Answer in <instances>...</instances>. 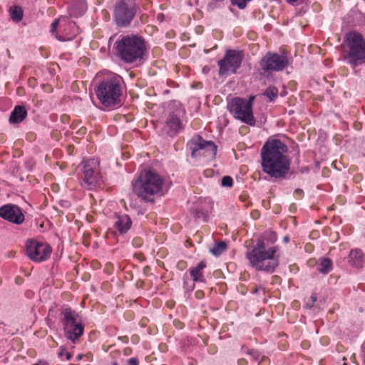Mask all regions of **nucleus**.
Wrapping results in <instances>:
<instances>
[{"instance_id":"72a5a7b5","label":"nucleus","mask_w":365,"mask_h":365,"mask_svg":"<svg viewBox=\"0 0 365 365\" xmlns=\"http://www.w3.org/2000/svg\"><path fill=\"white\" fill-rule=\"evenodd\" d=\"M311 299L312 301V303H314L317 299V297L315 294H313L312 296H311Z\"/></svg>"},{"instance_id":"f257e3e1","label":"nucleus","mask_w":365,"mask_h":365,"mask_svg":"<svg viewBox=\"0 0 365 365\" xmlns=\"http://www.w3.org/2000/svg\"><path fill=\"white\" fill-rule=\"evenodd\" d=\"M277 240L273 231H266L260 236L256 245L246 253V258L252 267L257 271L273 272L279 265V247H269Z\"/></svg>"},{"instance_id":"423d86ee","label":"nucleus","mask_w":365,"mask_h":365,"mask_svg":"<svg viewBox=\"0 0 365 365\" xmlns=\"http://www.w3.org/2000/svg\"><path fill=\"white\" fill-rule=\"evenodd\" d=\"M96 96L100 102L106 107H112L120 102L121 86L116 77L103 79L96 89Z\"/></svg>"},{"instance_id":"7c9ffc66","label":"nucleus","mask_w":365,"mask_h":365,"mask_svg":"<svg viewBox=\"0 0 365 365\" xmlns=\"http://www.w3.org/2000/svg\"><path fill=\"white\" fill-rule=\"evenodd\" d=\"M118 339L121 340L124 343H128V338L126 336H119Z\"/></svg>"},{"instance_id":"39448f33","label":"nucleus","mask_w":365,"mask_h":365,"mask_svg":"<svg viewBox=\"0 0 365 365\" xmlns=\"http://www.w3.org/2000/svg\"><path fill=\"white\" fill-rule=\"evenodd\" d=\"M116 49L123 61L133 63L143 58L146 49L145 42L138 36H126L116 42Z\"/></svg>"},{"instance_id":"412c9836","label":"nucleus","mask_w":365,"mask_h":365,"mask_svg":"<svg viewBox=\"0 0 365 365\" xmlns=\"http://www.w3.org/2000/svg\"><path fill=\"white\" fill-rule=\"evenodd\" d=\"M332 268V262L328 258H324L317 266V270L322 274L329 273Z\"/></svg>"},{"instance_id":"4468645a","label":"nucleus","mask_w":365,"mask_h":365,"mask_svg":"<svg viewBox=\"0 0 365 365\" xmlns=\"http://www.w3.org/2000/svg\"><path fill=\"white\" fill-rule=\"evenodd\" d=\"M136 13L135 6L123 1L116 3L114 9V18L119 26H126L130 24Z\"/></svg>"},{"instance_id":"7ed1b4c3","label":"nucleus","mask_w":365,"mask_h":365,"mask_svg":"<svg viewBox=\"0 0 365 365\" xmlns=\"http://www.w3.org/2000/svg\"><path fill=\"white\" fill-rule=\"evenodd\" d=\"M163 178L156 172L148 170L133 183V190L143 200L152 201L154 197L163 195Z\"/></svg>"},{"instance_id":"6ab92c4d","label":"nucleus","mask_w":365,"mask_h":365,"mask_svg":"<svg viewBox=\"0 0 365 365\" xmlns=\"http://www.w3.org/2000/svg\"><path fill=\"white\" fill-rule=\"evenodd\" d=\"M206 262L205 261H201L196 267H192L189 269L190 276L194 282H205L202 270L206 267Z\"/></svg>"},{"instance_id":"79ce46f5","label":"nucleus","mask_w":365,"mask_h":365,"mask_svg":"<svg viewBox=\"0 0 365 365\" xmlns=\"http://www.w3.org/2000/svg\"><path fill=\"white\" fill-rule=\"evenodd\" d=\"M207 71H208V68H207V67H205V68H203V72H204V73H206V72H207Z\"/></svg>"},{"instance_id":"58836bf2","label":"nucleus","mask_w":365,"mask_h":365,"mask_svg":"<svg viewBox=\"0 0 365 365\" xmlns=\"http://www.w3.org/2000/svg\"><path fill=\"white\" fill-rule=\"evenodd\" d=\"M255 97L254 96H251L250 98V99L248 101H251V106H252V101L254 100Z\"/></svg>"},{"instance_id":"6e6552de","label":"nucleus","mask_w":365,"mask_h":365,"mask_svg":"<svg viewBox=\"0 0 365 365\" xmlns=\"http://www.w3.org/2000/svg\"><path fill=\"white\" fill-rule=\"evenodd\" d=\"M228 108L235 118L250 125L255 124L250 101L235 98L229 103Z\"/></svg>"},{"instance_id":"20e7f679","label":"nucleus","mask_w":365,"mask_h":365,"mask_svg":"<svg viewBox=\"0 0 365 365\" xmlns=\"http://www.w3.org/2000/svg\"><path fill=\"white\" fill-rule=\"evenodd\" d=\"M344 60L351 68L365 66V39L362 34L351 31L344 38Z\"/></svg>"},{"instance_id":"9d476101","label":"nucleus","mask_w":365,"mask_h":365,"mask_svg":"<svg viewBox=\"0 0 365 365\" xmlns=\"http://www.w3.org/2000/svg\"><path fill=\"white\" fill-rule=\"evenodd\" d=\"M243 60V54L236 50H227L224 58L218 61L219 75L225 76L236 73Z\"/></svg>"},{"instance_id":"bb28decb","label":"nucleus","mask_w":365,"mask_h":365,"mask_svg":"<svg viewBox=\"0 0 365 365\" xmlns=\"http://www.w3.org/2000/svg\"><path fill=\"white\" fill-rule=\"evenodd\" d=\"M58 356L60 357H63V356H65L66 360H70L72 357L71 354L66 351L65 349H61V351L58 353Z\"/></svg>"},{"instance_id":"393cba45","label":"nucleus","mask_w":365,"mask_h":365,"mask_svg":"<svg viewBox=\"0 0 365 365\" xmlns=\"http://www.w3.org/2000/svg\"><path fill=\"white\" fill-rule=\"evenodd\" d=\"M233 184L232 178L230 176H224L222 179V185L223 187H231Z\"/></svg>"},{"instance_id":"2eb2a0df","label":"nucleus","mask_w":365,"mask_h":365,"mask_svg":"<svg viewBox=\"0 0 365 365\" xmlns=\"http://www.w3.org/2000/svg\"><path fill=\"white\" fill-rule=\"evenodd\" d=\"M0 217L16 225L21 224L24 220V215L20 207L12 204L0 207Z\"/></svg>"},{"instance_id":"9b49d317","label":"nucleus","mask_w":365,"mask_h":365,"mask_svg":"<svg viewBox=\"0 0 365 365\" xmlns=\"http://www.w3.org/2000/svg\"><path fill=\"white\" fill-rule=\"evenodd\" d=\"M99 162L91 158L88 160L83 166L82 185L87 189H93L100 186L101 176L98 170Z\"/></svg>"},{"instance_id":"0eeeda50","label":"nucleus","mask_w":365,"mask_h":365,"mask_svg":"<svg viewBox=\"0 0 365 365\" xmlns=\"http://www.w3.org/2000/svg\"><path fill=\"white\" fill-rule=\"evenodd\" d=\"M61 322L66 336L74 341L83 333L84 326L78 314L70 307L61 310Z\"/></svg>"},{"instance_id":"37998d69","label":"nucleus","mask_w":365,"mask_h":365,"mask_svg":"<svg viewBox=\"0 0 365 365\" xmlns=\"http://www.w3.org/2000/svg\"><path fill=\"white\" fill-rule=\"evenodd\" d=\"M113 365H117V363L116 362L113 363Z\"/></svg>"},{"instance_id":"4c0bfd02","label":"nucleus","mask_w":365,"mask_h":365,"mask_svg":"<svg viewBox=\"0 0 365 365\" xmlns=\"http://www.w3.org/2000/svg\"><path fill=\"white\" fill-rule=\"evenodd\" d=\"M287 1L289 4H294V3L297 2L298 0H287Z\"/></svg>"},{"instance_id":"f8f14e48","label":"nucleus","mask_w":365,"mask_h":365,"mask_svg":"<svg viewBox=\"0 0 365 365\" xmlns=\"http://www.w3.org/2000/svg\"><path fill=\"white\" fill-rule=\"evenodd\" d=\"M51 246L44 242L31 240L26 244V253L29 258L34 262H41L46 260L51 255Z\"/></svg>"},{"instance_id":"f704fd0d","label":"nucleus","mask_w":365,"mask_h":365,"mask_svg":"<svg viewBox=\"0 0 365 365\" xmlns=\"http://www.w3.org/2000/svg\"><path fill=\"white\" fill-rule=\"evenodd\" d=\"M246 364H247V361L245 359L238 360L239 365H246Z\"/></svg>"},{"instance_id":"4be33fe9","label":"nucleus","mask_w":365,"mask_h":365,"mask_svg":"<svg viewBox=\"0 0 365 365\" xmlns=\"http://www.w3.org/2000/svg\"><path fill=\"white\" fill-rule=\"evenodd\" d=\"M227 249V245L224 242H220L210 249V252L215 256L220 255Z\"/></svg>"},{"instance_id":"473e14b6","label":"nucleus","mask_w":365,"mask_h":365,"mask_svg":"<svg viewBox=\"0 0 365 365\" xmlns=\"http://www.w3.org/2000/svg\"><path fill=\"white\" fill-rule=\"evenodd\" d=\"M34 365H48V364L46 361H39Z\"/></svg>"},{"instance_id":"dca6fc26","label":"nucleus","mask_w":365,"mask_h":365,"mask_svg":"<svg viewBox=\"0 0 365 365\" xmlns=\"http://www.w3.org/2000/svg\"><path fill=\"white\" fill-rule=\"evenodd\" d=\"M182 128V122L178 113H170L164 125V130L169 135H175Z\"/></svg>"},{"instance_id":"a211bd4d","label":"nucleus","mask_w":365,"mask_h":365,"mask_svg":"<svg viewBox=\"0 0 365 365\" xmlns=\"http://www.w3.org/2000/svg\"><path fill=\"white\" fill-rule=\"evenodd\" d=\"M27 116V111L22 106H16L11 113L9 122L19 123L22 122Z\"/></svg>"},{"instance_id":"cd10ccee","label":"nucleus","mask_w":365,"mask_h":365,"mask_svg":"<svg viewBox=\"0 0 365 365\" xmlns=\"http://www.w3.org/2000/svg\"><path fill=\"white\" fill-rule=\"evenodd\" d=\"M269 364V359L264 356H261L258 360V365H267Z\"/></svg>"},{"instance_id":"ea45409f","label":"nucleus","mask_w":365,"mask_h":365,"mask_svg":"<svg viewBox=\"0 0 365 365\" xmlns=\"http://www.w3.org/2000/svg\"><path fill=\"white\" fill-rule=\"evenodd\" d=\"M258 292H259V289H258V288H255V289L253 290V292H253L254 294H257V293H258Z\"/></svg>"},{"instance_id":"2f4dec72","label":"nucleus","mask_w":365,"mask_h":365,"mask_svg":"<svg viewBox=\"0 0 365 365\" xmlns=\"http://www.w3.org/2000/svg\"><path fill=\"white\" fill-rule=\"evenodd\" d=\"M294 192L301 197L302 195L303 191L301 189H296Z\"/></svg>"},{"instance_id":"1a4fd4ad","label":"nucleus","mask_w":365,"mask_h":365,"mask_svg":"<svg viewBox=\"0 0 365 365\" xmlns=\"http://www.w3.org/2000/svg\"><path fill=\"white\" fill-rule=\"evenodd\" d=\"M192 158L204 156L213 159L217 153V146L212 141H207L200 135L194 136L187 143Z\"/></svg>"},{"instance_id":"a878e982","label":"nucleus","mask_w":365,"mask_h":365,"mask_svg":"<svg viewBox=\"0 0 365 365\" xmlns=\"http://www.w3.org/2000/svg\"><path fill=\"white\" fill-rule=\"evenodd\" d=\"M248 354L252 356V357L255 360L258 361L259 360V358L261 356L260 353L257 350H250L249 351Z\"/></svg>"},{"instance_id":"b1692460","label":"nucleus","mask_w":365,"mask_h":365,"mask_svg":"<svg viewBox=\"0 0 365 365\" xmlns=\"http://www.w3.org/2000/svg\"><path fill=\"white\" fill-rule=\"evenodd\" d=\"M264 95L272 101L277 97L278 89L274 86H269L266 89Z\"/></svg>"},{"instance_id":"c85d7f7f","label":"nucleus","mask_w":365,"mask_h":365,"mask_svg":"<svg viewBox=\"0 0 365 365\" xmlns=\"http://www.w3.org/2000/svg\"><path fill=\"white\" fill-rule=\"evenodd\" d=\"M58 23H59V20L58 19H56L52 24H51V33H54L56 30V28L58 25Z\"/></svg>"},{"instance_id":"e433bc0d","label":"nucleus","mask_w":365,"mask_h":365,"mask_svg":"<svg viewBox=\"0 0 365 365\" xmlns=\"http://www.w3.org/2000/svg\"><path fill=\"white\" fill-rule=\"evenodd\" d=\"M284 242H288L289 241V238L288 236H285L283 239Z\"/></svg>"},{"instance_id":"5701e85b","label":"nucleus","mask_w":365,"mask_h":365,"mask_svg":"<svg viewBox=\"0 0 365 365\" xmlns=\"http://www.w3.org/2000/svg\"><path fill=\"white\" fill-rule=\"evenodd\" d=\"M10 16L13 21H19L22 19L23 11L19 6H14L10 9Z\"/></svg>"},{"instance_id":"c756f323","label":"nucleus","mask_w":365,"mask_h":365,"mask_svg":"<svg viewBox=\"0 0 365 365\" xmlns=\"http://www.w3.org/2000/svg\"><path fill=\"white\" fill-rule=\"evenodd\" d=\"M128 365H138V360L136 358H130L128 360Z\"/></svg>"},{"instance_id":"c9c22d12","label":"nucleus","mask_w":365,"mask_h":365,"mask_svg":"<svg viewBox=\"0 0 365 365\" xmlns=\"http://www.w3.org/2000/svg\"><path fill=\"white\" fill-rule=\"evenodd\" d=\"M196 297H197L198 299L202 298V292H196Z\"/></svg>"},{"instance_id":"aec40b11","label":"nucleus","mask_w":365,"mask_h":365,"mask_svg":"<svg viewBox=\"0 0 365 365\" xmlns=\"http://www.w3.org/2000/svg\"><path fill=\"white\" fill-rule=\"evenodd\" d=\"M349 262L356 267H361L364 263L363 253L361 250H352L349 256Z\"/></svg>"},{"instance_id":"f3484780","label":"nucleus","mask_w":365,"mask_h":365,"mask_svg":"<svg viewBox=\"0 0 365 365\" xmlns=\"http://www.w3.org/2000/svg\"><path fill=\"white\" fill-rule=\"evenodd\" d=\"M131 226L132 220L126 214L117 215L114 218L113 227L120 235L126 233L130 229Z\"/></svg>"},{"instance_id":"ddd939ff","label":"nucleus","mask_w":365,"mask_h":365,"mask_svg":"<svg viewBox=\"0 0 365 365\" xmlns=\"http://www.w3.org/2000/svg\"><path fill=\"white\" fill-rule=\"evenodd\" d=\"M286 56L268 52L260 61L259 65L264 73L282 71L287 66Z\"/></svg>"},{"instance_id":"a19ab883","label":"nucleus","mask_w":365,"mask_h":365,"mask_svg":"<svg viewBox=\"0 0 365 365\" xmlns=\"http://www.w3.org/2000/svg\"><path fill=\"white\" fill-rule=\"evenodd\" d=\"M130 349H125V354H129V352H130Z\"/></svg>"},{"instance_id":"f03ea898","label":"nucleus","mask_w":365,"mask_h":365,"mask_svg":"<svg viewBox=\"0 0 365 365\" xmlns=\"http://www.w3.org/2000/svg\"><path fill=\"white\" fill-rule=\"evenodd\" d=\"M287 153V145L280 140H267L261 150L262 170L272 178H284L290 168Z\"/></svg>"}]
</instances>
